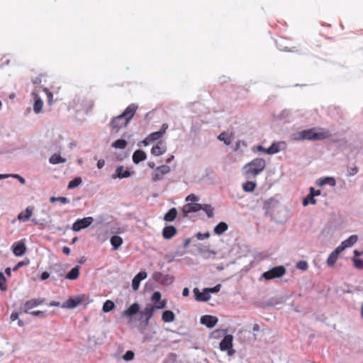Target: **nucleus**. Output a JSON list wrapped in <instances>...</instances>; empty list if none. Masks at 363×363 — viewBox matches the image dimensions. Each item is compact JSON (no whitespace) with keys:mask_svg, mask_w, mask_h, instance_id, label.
Here are the masks:
<instances>
[{"mask_svg":"<svg viewBox=\"0 0 363 363\" xmlns=\"http://www.w3.org/2000/svg\"><path fill=\"white\" fill-rule=\"evenodd\" d=\"M81 298L79 297L77 298H70L67 301H65L62 307L65 308L72 309L77 307L79 303L81 302Z\"/></svg>","mask_w":363,"mask_h":363,"instance_id":"nucleus-22","label":"nucleus"},{"mask_svg":"<svg viewBox=\"0 0 363 363\" xmlns=\"http://www.w3.org/2000/svg\"><path fill=\"white\" fill-rule=\"evenodd\" d=\"M134 357L135 353L131 350H128L123 355V359L126 362H129L133 360L134 359Z\"/></svg>","mask_w":363,"mask_h":363,"instance_id":"nucleus-49","label":"nucleus"},{"mask_svg":"<svg viewBox=\"0 0 363 363\" xmlns=\"http://www.w3.org/2000/svg\"><path fill=\"white\" fill-rule=\"evenodd\" d=\"M218 319L213 315H205L201 317V323L208 328H212L218 323Z\"/></svg>","mask_w":363,"mask_h":363,"instance_id":"nucleus-10","label":"nucleus"},{"mask_svg":"<svg viewBox=\"0 0 363 363\" xmlns=\"http://www.w3.org/2000/svg\"><path fill=\"white\" fill-rule=\"evenodd\" d=\"M194 293L196 299L199 301L206 302L208 301L211 298V295H209V293L207 291L206 288L203 289L202 292H200L197 288H195L194 289Z\"/></svg>","mask_w":363,"mask_h":363,"instance_id":"nucleus-15","label":"nucleus"},{"mask_svg":"<svg viewBox=\"0 0 363 363\" xmlns=\"http://www.w3.org/2000/svg\"><path fill=\"white\" fill-rule=\"evenodd\" d=\"M201 210L203 211L208 218L213 216V208L210 204H201Z\"/></svg>","mask_w":363,"mask_h":363,"instance_id":"nucleus-37","label":"nucleus"},{"mask_svg":"<svg viewBox=\"0 0 363 363\" xmlns=\"http://www.w3.org/2000/svg\"><path fill=\"white\" fill-rule=\"evenodd\" d=\"M201 204L200 203H186L182 208V211L185 214L194 213L201 211Z\"/></svg>","mask_w":363,"mask_h":363,"instance_id":"nucleus-17","label":"nucleus"},{"mask_svg":"<svg viewBox=\"0 0 363 363\" xmlns=\"http://www.w3.org/2000/svg\"><path fill=\"white\" fill-rule=\"evenodd\" d=\"M146 159V154L143 150H136L133 155V161L134 163L138 164L141 161H143Z\"/></svg>","mask_w":363,"mask_h":363,"instance_id":"nucleus-25","label":"nucleus"},{"mask_svg":"<svg viewBox=\"0 0 363 363\" xmlns=\"http://www.w3.org/2000/svg\"><path fill=\"white\" fill-rule=\"evenodd\" d=\"M309 203L315 204L316 200L314 199L313 194H308L306 198L303 200V206H306Z\"/></svg>","mask_w":363,"mask_h":363,"instance_id":"nucleus-43","label":"nucleus"},{"mask_svg":"<svg viewBox=\"0 0 363 363\" xmlns=\"http://www.w3.org/2000/svg\"><path fill=\"white\" fill-rule=\"evenodd\" d=\"M156 303L157 304L155 306H152V308H155V310H160L166 307L167 301L166 300H162Z\"/></svg>","mask_w":363,"mask_h":363,"instance_id":"nucleus-53","label":"nucleus"},{"mask_svg":"<svg viewBox=\"0 0 363 363\" xmlns=\"http://www.w3.org/2000/svg\"><path fill=\"white\" fill-rule=\"evenodd\" d=\"M310 194H313V197L319 196L320 194V190H315L313 187L310 188Z\"/></svg>","mask_w":363,"mask_h":363,"instance_id":"nucleus-61","label":"nucleus"},{"mask_svg":"<svg viewBox=\"0 0 363 363\" xmlns=\"http://www.w3.org/2000/svg\"><path fill=\"white\" fill-rule=\"evenodd\" d=\"M210 236V233H198L196 234V238H198V240H203L206 238H208Z\"/></svg>","mask_w":363,"mask_h":363,"instance_id":"nucleus-56","label":"nucleus"},{"mask_svg":"<svg viewBox=\"0 0 363 363\" xmlns=\"http://www.w3.org/2000/svg\"><path fill=\"white\" fill-rule=\"evenodd\" d=\"M338 255L332 252L327 259V264L330 267H333L337 261Z\"/></svg>","mask_w":363,"mask_h":363,"instance_id":"nucleus-45","label":"nucleus"},{"mask_svg":"<svg viewBox=\"0 0 363 363\" xmlns=\"http://www.w3.org/2000/svg\"><path fill=\"white\" fill-rule=\"evenodd\" d=\"M93 221L94 218L92 217H86L82 219H78L73 223L72 228L74 231H80L81 230L89 227Z\"/></svg>","mask_w":363,"mask_h":363,"instance_id":"nucleus-5","label":"nucleus"},{"mask_svg":"<svg viewBox=\"0 0 363 363\" xmlns=\"http://www.w3.org/2000/svg\"><path fill=\"white\" fill-rule=\"evenodd\" d=\"M162 137V133H160L159 131H156V132L150 133L147 136V140H149L150 142L152 143V142H155V141L159 140Z\"/></svg>","mask_w":363,"mask_h":363,"instance_id":"nucleus-44","label":"nucleus"},{"mask_svg":"<svg viewBox=\"0 0 363 363\" xmlns=\"http://www.w3.org/2000/svg\"><path fill=\"white\" fill-rule=\"evenodd\" d=\"M277 205V201L274 199H269L267 201H265L264 208L267 211V212H269V210L275 207Z\"/></svg>","mask_w":363,"mask_h":363,"instance_id":"nucleus-39","label":"nucleus"},{"mask_svg":"<svg viewBox=\"0 0 363 363\" xmlns=\"http://www.w3.org/2000/svg\"><path fill=\"white\" fill-rule=\"evenodd\" d=\"M162 319L165 323H172L174 320L175 316L172 311H165L162 313Z\"/></svg>","mask_w":363,"mask_h":363,"instance_id":"nucleus-30","label":"nucleus"},{"mask_svg":"<svg viewBox=\"0 0 363 363\" xmlns=\"http://www.w3.org/2000/svg\"><path fill=\"white\" fill-rule=\"evenodd\" d=\"M34 104H33V111L36 114H38L42 112L43 107V100L35 94L34 96Z\"/></svg>","mask_w":363,"mask_h":363,"instance_id":"nucleus-24","label":"nucleus"},{"mask_svg":"<svg viewBox=\"0 0 363 363\" xmlns=\"http://www.w3.org/2000/svg\"><path fill=\"white\" fill-rule=\"evenodd\" d=\"M33 211H34L33 206H29L26 207V208L24 211H23L18 213L17 219L19 221H22V222L28 221L31 218Z\"/></svg>","mask_w":363,"mask_h":363,"instance_id":"nucleus-12","label":"nucleus"},{"mask_svg":"<svg viewBox=\"0 0 363 363\" xmlns=\"http://www.w3.org/2000/svg\"><path fill=\"white\" fill-rule=\"evenodd\" d=\"M228 228V225L225 222H220L214 228V233L217 235H221Z\"/></svg>","mask_w":363,"mask_h":363,"instance_id":"nucleus-32","label":"nucleus"},{"mask_svg":"<svg viewBox=\"0 0 363 363\" xmlns=\"http://www.w3.org/2000/svg\"><path fill=\"white\" fill-rule=\"evenodd\" d=\"M330 135V133L323 128H313L296 132L292 135V138L294 140H320Z\"/></svg>","mask_w":363,"mask_h":363,"instance_id":"nucleus-1","label":"nucleus"},{"mask_svg":"<svg viewBox=\"0 0 363 363\" xmlns=\"http://www.w3.org/2000/svg\"><path fill=\"white\" fill-rule=\"evenodd\" d=\"M9 175H10V177L17 179L19 181V182L22 184H24L26 183L25 179L23 177H22L21 176H20L19 174H9Z\"/></svg>","mask_w":363,"mask_h":363,"instance_id":"nucleus-57","label":"nucleus"},{"mask_svg":"<svg viewBox=\"0 0 363 363\" xmlns=\"http://www.w3.org/2000/svg\"><path fill=\"white\" fill-rule=\"evenodd\" d=\"M279 152V147L278 144L273 143L269 148L266 150V154L274 155Z\"/></svg>","mask_w":363,"mask_h":363,"instance_id":"nucleus-40","label":"nucleus"},{"mask_svg":"<svg viewBox=\"0 0 363 363\" xmlns=\"http://www.w3.org/2000/svg\"><path fill=\"white\" fill-rule=\"evenodd\" d=\"M43 302H44L43 298L30 299L25 303V304L23 306V312L27 313H28V311L30 309L40 306Z\"/></svg>","mask_w":363,"mask_h":363,"instance_id":"nucleus-13","label":"nucleus"},{"mask_svg":"<svg viewBox=\"0 0 363 363\" xmlns=\"http://www.w3.org/2000/svg\"><path fill=\"white\" fill-rule=\"evenodd\" d=\"M354 264L355 267L359 269H363V260L359 258H354Z\"/></svg>","mask_w":363,"mask_h":363,"instance_id":"nucleus-55","label":"nucleus"},{"mask_svg":"<svg viewBox=\"0 0 363 363\" xmlns=\"http://www.w3.org/2000/svg\"><path fill=\"white\" fill-rule=\"evenodd\" d=\"M138 107V105L131 104L121 114L113 118L111 122V126L112 128L115 129L116 131H118V129L126 126L131 118L134 116Z\"/></svg>","mask_w":363,"mask_h":363,"instance_id":"nucleus-2","label":"nucleus"},{"mask_svg":"<svg viewBox=\"0 0 363 363\" xmlns=\"http://www.w3.org/2000/svg\"><path fill=\"white\" fill-rule=\"evenodd\" d=\"M82 182V180L80 177H76L72 181H70L67 185V189H72L78 187Z\"/></svg>","mask_w":363,"mask_h":363,"instance_id":"nucleus-36","label":"nucleus"},{"mask_svg":"<svg viewBox=\"0 0 363 363\" xmlns=\"http://www.w3.org/2000/svg\"><path fill=\"white\" fill-rule=\"evenodd\" d=\"M161 300V294L159 291H155L151 297V301L154 303H157Z\"/></svg>","mask_w":363,"mask_h":363,"instance_id":"nucleus-50","label":"nucleus"},{"mask_svg":"<svg viewBox=\"0 0 363 363\" xmlns=\"http://www.w3.org/2000/svg\"><path fill=\"white\" fill-rule=\"evenodd\" d=\"M220 288H221V285L217 284L216 286H215L213 288H206V289L208 291L209 295H211V294H216V293H218V291H220Z\"/></svg>","mask_w":363,"mask_h":363,"instance_id":"nucleus-54","label":"nucleus"},{"mask_svg":"<svg viewBox=\"0 0 363 363\" xmlns=\"http://www.w3.org/2000/svg\"><path fill=\"white\" fill-rule=\"evenodd\" d=\"M277 119L284 122H291L294 120L293 113L290 110L284 109L277 116Z\"/></svg>","mask_w":363,"mask_h":363,"instance_id":"nucleus-18","label":"nucleus"},{"mask_svg":"<svg viewBox=\"0 0 363 363\" xmlns=\"http://www.w3.org/2000/svg\"><path fill=\"white\" fill-rule=\"evenodd\" d=\"M44 91L45 92V94L47 95V97L48 99V103L50 104H51V103L52 102V99H53V94H52V93H51L48 89H45Z\"/></svg>","mask_w":363,"mask_h":363,"instance_id":"nucleus-58","label":"nucleus"},{"mask_svg":"<svg viewBox=\"0 0 363 363\" xmlns=\"http://www.w3.org/2000/svg\"><path fill=\"white\" fill-rule=\"evenodd\" d=\"M170 172V167L167 165H161L157 167L155 171L152 174V180L157 182L161 180L163 176Z\"/></svg>","mask_w":363,"mask_h":363,"instance_id":"nucleus-8","label":"nucleus"},{"mask_svg":"<svg viewBox=\"0 0 363 363\" xmlns=\"http://www.w3.org/2000/svg\"><path fill=\"white\" fill-rule=\"evenodd\" d=\"M50 201L52 203L57 201V202H60V203H62V204H66V203H69V200L67 198L63 197V196H59V197L52 196L50 198Z\"/></svg>","mask_w":363,"mask_h":363,"instance_id":"nucleus-42","label":"nucleus"},{"mask_svg":"<svg viewBox=\"0 0 363 363\" xmlns=\"http://www.w3.org/2000/svg\"><path fill=\"white\" fill-rule=\"evenodd\" d=\"M296 267L298 269H300L302 271H306L308 268V264L305 260H301L296 263Z\"/></svg>","mask_w":363,"mask_h":363,"instance_id":"nucleus-46","label":"nucleus"},{"mask_svg":"<svg viewBox=\"0 0 363 363\" xmlns=\"http://www.w3.org/2000/svg\"><path fill=\"white\" fill-rule=\"evenodd\" d=\"M233 337L231 335H227L220 343V349L222 351H227L228 355H232L235 351L232 350Z\"/></svg>","mask_w":363,"mask_h":363,"instance_id":"nucleus-6","label":"nucleus"},{"mask_svg":"<svg viewBox=\"0 0 363 363\" xmlns=\"http://www.w3.org/2000/svg\"><path fill=\"white\" fill-rule=\"evenodd\" d=\"M177 216V211L175 208H171L164 216V220L167 222H172Z\"/></svg>","mask_w":363,"mask_h":363,"instance_id":"nucleus-29","label":"nucleus"},{"mask_svg":"<svg viewBox=\"0 0 363 363\" xmlns=\"http://www.w3.org/2000/svg\"><path fill=\"white\" fill-rule=\"evenodd\" d=\"M84 101H85L86 103V104L85 106H82V108H77V111H80V110H83L86 112H88L93 106V102L91 101H86L85 99H83Z\"/></svg>","mask_w":363,"mask_h":363,"instance_id":"nucleus-48","label":"nucleus"},{"mask_svg":"<svg viewBox=\"0 0 363 363\" xmlns=\"http://www.w3.org/2000/svg\"><path fill=\"white\" fill-rule=\"evenodd\" d=\"M152 279L163 285H170L174 281V278L168 274H163L161 272H155L152 274Z\"/></svg>","mask_w":363,"mask_h":363,"instance_id":"nucleus-7","label":"nucleus"},{"mask_svg":"<svg viewBox=\"0 0 363 363\" xmlns=\"http://www.w3.org/2000/svg\"><path fill=\"white\" fill-rule=\"evenodd\" d=\"M115 307V304L113 301L110 300H107L103 306V311L105 313H108L113 309Z\"/></svg>","mask_w":363,"mask_h":363,"instance_id":"nucleus-41","label":"nucleus"},{"mask_svg":"<svg viewBox=\"0 0 363 363\" xmlns=\"http://www.w3.org/2000/svg\"><path fill=\"white\" fill-rule=\"evenodd\" d=\"M177 233V229L173 225H168L163 228L162 236L164 239L169 240L174 237Z\"/></svg>","mask_w":363,"mask_h":363,"instance_id":"nucleus-19","label":"nucleus"},{"mask_svg":"<svg viewBox=\"0 0 363 363\" xmlns=\"http://www.w3.org/2000/svg\"><path fill=\"white\" fill-rule=\"evenodd\" d=\"M218 139L223 142L226 145H229L232 143V137L228 135L226 133L223 132L218 136Z\"/></svg>","mask_w":363,"mask_h":363,"instance_id":"nucleus-35","label":"nucleus"},{"mask_svg":"<svg viewBox=\"0 0 363 363\" xmlns=\"http://www.w3.org/2000/svg\"><path fill=\"white\" fill-rule=\"evenodd\" d=\"M286 269L284 266H277L262 274V277L266 280H271L275 278H279L284 275Z\"/></svg>","mask_w":363,"mask_h":363,"instance_id":"nucleus-4","label":"nucleus"},{"mask_svg":"<svg viewBox=\"0 0 363 363\" xmlns=\"http://www.w3.org/2000/svg\"><path fill=\"white\" fill-rule=\"evenodd\" d=\"M6 282V278L2 272H0V289L1 291H4L6 289V285L4 284Z\"/></svg>","mask_w":363,"mask_h":363,"instance_id":"nucleus-51","label":"nucleus"},{"mask_svg":"<svg viewBox=\"0 0 363 363\" xmlns=\"http://www.w3.org/2000/svg\"><path fill=\"white\" fill-rule=\"evenodd\" d=\"M266 148L263 147L262 145H258L256 147H253L252 150L255 152L256 151L262 152L266 154Z\"/></svg>","mask_w":363,"mask_h":363,"instance_id":"nucleus-62","label":"nucleus"},{"mask_svg":"<svg viewBox=\"0 0 363 363\" xmlns=\"http://www.w3.org/2000/svg\"><path fill=\"white\" fill-rule=\"evenodd\" d=\"M265 167L266 162L264 159L255 158L244 166V174L247 179H252L259 174Z\"/></svg>","mask_w":363,"mask_h":363,"instance_id":"nucleus-3","label":"nucleus"},{"mask_svg":"<svg viewBox=\"0 0 363 363\" xmlns=\"http://www.w3.org/2000/svg\"><path fill=\"white\" fill-rule=\"evenodd\" d=\"M186 201L189 202V203H198V201H199V196H197L195 194H189L187 196L185 199Z\"/></svg>","mask_w":363,"mask_h":363,"instance_id":"nucleus-47","label":"nucleus"},{"mask_svg":"<svg viewBox=\"0 0 363 363\" xmlns=\"http://www.w3.org/2000/svg\"><path fill=\"white\" fill-rule=\"evenodd\" d=\"M319 186H324V185H330L331 186H335L336 185V181L335 178L328 177L324 179H320L317 183Z\"/></svg>","mask_w":363,"mask_h":363,"instance_id":"nucleus-28","label":"nucleus"},{"mask_svg":"<svg viewBox=\"0 0 363 363\" xmlns=\"http://www.w3.org/2000/svg\"><path fill=\"white\" fill-rule=\"evenodd\" d=\"M358 237L356 235H350L347 239L342 241L341 243L346 248L353 246L357 241Z\"/></svg>","mask_w":363,"mask_h":363,"instance_id":"nucleus-27","label":"nucleus"},{"mask_svg":"<svg viewBox=\"0 0 363 363\" xmlns=\"http://www.w3.org/2000/svg\"><path fill=\"white\" fill-rule=\"evenodd\" d=\"M200 252L203 255V257L208 258L211 255H215L216 252L212 250H209L207 249H201Z\"/></svg>","mask_w":363,"mask_h":363,"instance_id":"nucleus-52","label":"nucleus"},{"mask_svg":"<svg viewBox=\"0 0 363 363\" xmlns=\"http://www.w3.org/2000/svg\"><path fill=\"white\" fill-rule=\"evenodd\" d=\"M167 150L165 144L160 141L156 145L153 146L151 149V153L155 156H160L164 154Z\"/></svg>","mask_w":363,"mask_h":363,"instance_id":"nucleus-16","label":"nucleus"},{"mask_svg":"<svg viewBox=\"0 0 363 363\" xmlns=\"http://www.w3.org/2000/svg\"><path fill=\"white\" fill-rule=\"evenodd\" d=\"M147 274L145 271H140L132 280V288L134 291H138L140 287V281L146 279Z\"/></svg>","mask_w":363,"mask_h":363,"instance_id":"nucleus-14","label":"nucleus"},{"mask_svg":"<svg viewBox=\"0 0 363 363\" xmlns=\"http://www.w3.org/2000/svg\"><path fill=\"white\" fill-rule=\"evenodd\" d=\"M130 176V172L127 170L124 169L123 166L118 167L116 169L115 174L113 175V178H119V179H123V178H128Z\"/></svg>","mask_w":363,"mask_h":363,"instance_id":"nucleus-21","label":"nucleus"},{"mask_svg":"<svg viewBox=\"0 0 363 363\" xmlns=\"http://www.w3.org/2000/svg\"><path fill=\"white\" fill-rule=\"evenodd\" d=\"M168 125L167 123H163L161 126L160 130H159L160 133H162V135L163 136L165 133L166 130L168 128Z\"/></svg>","mask_w":363,"mask_h":363,"instance_id":"nucleus-60","label":"nucleus"},{"mask_svg":"<svg viewBox=\"0 0 363 363\" xmlns=\"http://www.w3.org/2000/svg\"><path fill=\"white\" fill-rule=\"evenodd\" d=\"M79 274V267L75 266L65 276V278L69 280H75Z\"/></svg>","mask_w":363,"mask_h":363,"instance_id":"nucleus-26","label":"nucleus"},{"mask_svg":"<svg viewBox=\"0 0 363 363\" xmlns=\"http://www.w3.org/2000/svg\"><path fill=\"white\" fill-rule=\"evenodd\" d=\"M105 165V161L104 160H99L97 162V167L101 169H102Z\"/></svg>","mask_w":363,"mask_h":363,"instance_id":"nucleus-64","label":"nucleus"},{"mask_svg":"<svg viewBox=\"0 0 363 363\" xmlns=\"http://www.w3.org/2000/svg\"><path fill=\"white\" fill-rule=\"evenodd\" d=\"M358 170L357 167H352L348 169V174L350 176L354 175L357 173Z\"/></svg>","mask_w":363,"mask_h":363,"instance_id":"nucleus-63","label":"nucleus"},{"mask_svg":"<svg viewBox=\"0 0 363 363\" xmlns=\"http://www.w3.org/2000/svg\"><path fill=\"white\" fill-rule=\"evenodd\" d=\"M256 186H257V184L255 182L248 181V182L242 184V189L245 192H252L255 190Z\"/></svg>","mask_w":363,"mask_h":363,"instance_id":"nucleus-34","label":"nucleus"},{"mask_svg":"<svg viewBox=\"0 0 363 363\" xmlns=\"http://www.w3.org/2000/svg\"><path fill=\"white\" fill-rule=\"evenodd\" d=\"M318 239L322 242H330L332 240V234L330 233V229L329 228H323L318 236Z\"/></svg>","mask_w":363,"mask_h":363,"instance_id":"nucleus-23","label":"nucleus"},{"mask_svg":"<svg viewBox=\"0 0 363 363\" xmlns=\"http://www.w3.org/2000/svg\"><path fill=\"white\" fill-rule=\"evenodd\" d=\"M49 162L52 164H57L65 163L66 162V159L62 157L59 154H54L50 157Z\"/></svg>","mask_w":363,"mask_h":363,"instance_id":"nucleus-31","label":"nucleus"},{"mask_svg":"<svg viewBox=\"0 0 363 363\" xmlns=\"http://www.w3.org/2000/svg\"><path fill=\"white\" fill-rule=\"evenodd\" d=\"M344 250H345V247L341 243L337 247H336V249L333 252L337 255H339V254L342 252Z\"/></svg>","mask_w":363,"mask_h":363,"instance_id":"nucleus-59","label":"nucleus"},{"mask_svg":"<svg viewBox=\"0 0 363 363\" xmlns=\"http://www.w3.org/2000/svg\"><path fill=\"white\" fill-rule=\"evenodd\" d=\"M127 143L123 139H118L112 143V147L116 149H124Z\"/></svg>","mask_w":363,"mask_h":363,"instance_id":"nucleus-38","label":"nucleus"},{"mask_svg":"<svg viewBox=\"0 0 363 363\" xmlns=\"http://www.w3.org/2000/svg\"><path fill=\"white\" fill-rule=\"evenodd\" d=\"M111 244L114 250H117L123 244V239L118 235H113L111 238Z\"/></svg>","mask_w":363,"mask_h":363,"instance_id":"nucleus-33","label":"nucleus"},{"mask_svg":"<svg viewBox=\"0 0 363 363\" xmlns=\"http://www.w3.org/2000/svg\"><path fill=\"white\" fill-rule=\"evenodd\" d=\"M155 311V308H152V306H147L143 311H140V319H145V323L147 325Z\"/></svg>","mask_w":363,"mask_h":363,"instance_id":"nucleus-9","label":"nucleus"},{"mask_svg":"<svg viewBox=\"0 0 363 363\" xmlns=\"http://www.w3.org/2000/svg\"><path fill=\"white\" fill-rule=\"evenodd\" d=\"M13 252L17 257L23 256L26 250L25 243L22 241H18L12 245Z\"/></svg>","mask_w":363,"mask_h":363,"instance_id":"nucleus-11","label":"nucleus"},{"mask_svg":"<svg viewBox=\"0 0 363 363\" xmlns=\"http://www.w3.org/2000/svg\"><path fill=\"white\" fill-rule=\"evenodd\" d=\"M138 313H140V306L138 303H135L124 311V315L127 318H130Z\"/></svg>","mask_w":363,"mask_h":363,"instance_id":"nucleus-20","label":"nucleus"}]
</instances>
